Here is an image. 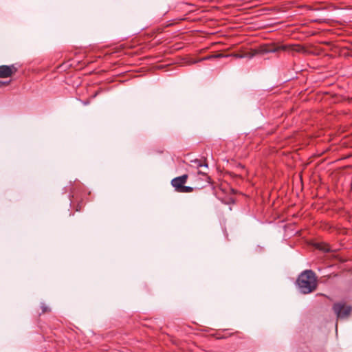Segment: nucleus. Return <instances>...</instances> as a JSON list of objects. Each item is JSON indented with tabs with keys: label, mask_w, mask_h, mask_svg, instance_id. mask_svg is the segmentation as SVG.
Listing matches in <instances>:
<instances>
[{
	"label": "nucleus",
	"mask_w": 352,
	"mask_h": 352,
	"mask_svg": "<svg viewBox=\"0 0 352 352\" xmlns=\"http://www.w3.org/2000/svg\"><path fill=\"white\" fill-rule=\"evenodd\" d=\"M297 283L300 292L304 294H309L317 287V277L311 270H305L299 276Z\"/></svg>",
	"instance_id": "obj_1"
},
{
	"label": "nucleus",
	"mask_w": 352,
	"mask_h": 352,
	"mask_svg": "<svg viewBox=\"0 0 352 352\" xmlns=\"http://www.w3.org/2000/svg\"><path fill=\"white\" fill-rule=\"evenodd\" d=\"M333 311L338 318H348L352 311V307L344 304L336 303L333 305Z\"/></svg>",
	"instance_id": "obj_2"
},
{
	"label": "nucleus",
	"mask_w": 352,
	"mask_h": 352,
	"mask_svg": "<svg viewBox=\"0 0 352 352\" xmlns=\"http://www.w3.org/2000/svg\"><path fill=\"white\" fill-rule=\"evenodd\" d=\"M16 68L12 65H1L0 66V78H8L12 76L16 72Z\"/></svg>",
	"instance_id": "obj_3"
},
{
	"label": "nucleus",
	"mask_w": 352,
	"mask_h": 352,
	"mask_svg": "<svg viewBox=\"0 0 352 352\" xmlns=\"http://www.w3.org/2000/svg\"><path fill=\"white\" fill-rule=\"evenodd\" d=\"M188 179L187 175H183L180 177H175L172 179L171 184L178 192H180L182 188L184 186Z\"/></svg>",
	"instance_id": "obj_4"
},
{
	"label": "nucleus",
	"mask_w": 352,
	"mask_h": 352,
	"mask_svg": "<svg viewBox=\"0 0 352 352\" xmlns=\"http://www.w3.org/2000/svg\"><path fill=\"white\" fill-rule=\"evenodd\" d=\"M287 48L286 46H282L279 47H276L275 46H263L261 47V48L258 50V54H264V53H269V52H276L279 50H285Z\"/></svg>",
	"instance_id": "obj_5"
},
{
	"label": "nucleus",
	"mask_w": 352,
	"mask_h": 352,
	"mask_svg": "<svg viewBox=\"0 0 352 352\" xmlns=\"http://www.w3.org/2000/svg\"><path fill=\"white\" fill-rule=\"evenodd\" d=\"M258 54V50H252L250 52H244L239 54H234L233 56L237 58H252L255 55Z\"/></svg>",
	"instance_id": "obj_6"
},
{
	"label": "nucleus",
	"mask_w": 352,
	"mask_h": 352,
	"mask_svg": "<svg viewBox=\"0 0 352 352\" xmlns=\"http://www.w3.org/2000/svg\"><path fill=\"white\" fill-rule=\"evenodd\" d=\"M229 55H224L223 54H214V55H211V56H206V57H204L203 58H201L197 61H195L194 63H197L199 61H201V60H210V59H212V58H223V57H227Z\"/></svg>",
	"instance_id": "obj_7"
},
{
	"label": "nucleus",
	"mask_w": 352,
	"mask_h": 352,
	"mask_svg": "<svg viewBox=\"0 0 352 352\" xmlns=\"http://www.w3.org/2000/svg\"><path fill=\"white\" fill-rule=\"evenodd\" d=\"M289 48H290L292 51L297 52H303L305 51L303 47L298 45H292L289 47Z\"/></svg>",
	"instance_id": "obj_8"
},
{
	"label": "nucleus",
	"mask_w": 352,
	"mask_h": 352,
	"mask_svg": "<svg viewBox=\"0 0 352 352\" xmlns=\"http://www.w3.org/2000/svg\"><path fill=\"white\" fill-rule=\"evenodd\" d=\"M317 248H318L319 250H322L324 252L330 251V248L327 244H318Z\"/></svg>",
	"instance_id": "obj_9"
},
{
	"label": "nucleus",
	"mask_w": 352,
	"mask_h": 352,
	"mask_svg": "<svg viewBox=\"0 0 352 352\" xmlns=\"http://www.w3.org/2000/svg\"><path fill=\"white\" fill-rule=\"evenodd\" d=\"M192 163H193L197 167H202L204 166L206 168H208L207 163L202 164L200 160H195L192 161Z\"/></svg>",
	"instance_id": "obj_10"
},
{
	"label": "nucleus",
	"mask_w": 352,
	"mask_h": 352,
	"mask_svg": "<svg viewBox=\"0 0 352 352\" xmlns=\"http://www.w3.org/2000/svg\"><path fill=\"white\" fill-rule=\"evenodd\" d=\"M193 191V188L190 186H184L179 192H191Z\"/></svg>",
	"instance_id": "obj_11"
},
{
	"label": "nucleus",
	"mask_w": 352,
	"mask_h": 352,
	"mask_svg": "<svg viewBox=\"0 0 352 352\" xmlns=\"http://www.w3.org/2000/svg\"><path fill=\"white\" fill-rule=\"evenodd\" d=\"M41 309H42V312L43 313H45V312H47V311H50V309L47 306H45V305H43L41 306Z\"/></svg>",
	"instance_id": "obj_12"
},
{
	"label": "nucleus",
	"mask_w": 352,
	"mask_h": 352,
	"mask_svg": "<svg viewBox=\"0 0 352 352\" xmlns=\"http://www.w3.org/2000/svg\"><path fill=\"white\" fill-rule=\"evenodd\" d=\"M10 81L9 82H4V81H1L0 80V87H1L2 86H7L8 85H9Z\"/></svg>",
	"instance_id": "obj_13"
},
{
	"label": "nucleus",
	"mask_w": 352,
	"mask_h": 352,
	"mask_svg": "<svg viewBox=\"0 0 352 352\" xmlns=\"http://www.w3.org/2000/svg\"><path fill=\"white\" fill-rule=\"evenodd\" d=\"M198 173H199V174H204L203 172H201V171H200V170L198 172Z\"/></svg>",
	"instance_id": "obj_14"
}]
</instances>
